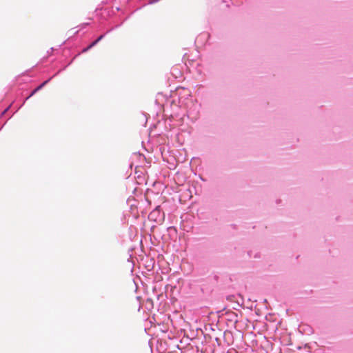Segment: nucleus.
I'll return each instance as SVG.
<instances>
[{"mask_svg":"<svg viewBox=\"0 0 353 353\" xmlns=\"http://www.w3.org/2000/svg\"><path fill=\"white\" fill-rule=\"evenodd\" d=\"M50 80H46L44 82H43L40 85L37 87L35 89H34L30 95L26 97V100H28L29 98H30L32 96H33L37 91H39L40 89H41Z\"/></svg>","mask_w":353,"mask_h":353,"instance_id":"obj_1","label":"nucleus"},{"mask_svg":"<svg viewBox=\"0 0 353 353\" xmlns=\"http://www.w3.org/2000/svg\"><path fill=\"white\" fill-rule=\"evenodd\" d=\"M104 37V34L101 35L95 41L91 43V44L88 46L85 49L83 50V52H86L88 50L90 49L93 46L97 44L98 42H99Z\"/></svg>","mask_w":353,"mask_h":353,"instance_id":"obj_2","label":"nucleus"},{"mask_svg":"<svg viewBox=\"0 0 353 353\" xmlns=\"http://www.w3.org/2000/svg\"><path fill=\"white\" fill-rule=\"evenodd\" d=\"M104 37V34L101 35L95 41L91 43V44L88 46L85 49L83 50V52H86L88 50L90 49L93 46L97 44L98 42H99Z\"/></svg>","mask_w":353,"mask_h":353,"instance_id":"obj_3","label":"nucleus"},{"mask_svg":"<svg viewBox=\"0 0 353 353\" xmlns=\"http://www.w3.org/2000/svg\"><path fill=\"white\" fill-rule=\"evenodd\" d=\"M159 208H157L151 214H150V216H152L154 214L157 213V212H159Z\"/></svg>","mask_w":353,"mask_h":353,"instance_id":"obj_4","label":"nucleus"},{"mask_svg":"<svg viewBox=\"0 0 353 353\" xmlns=\"http://www.w3.org/2000/svg\"><path fill=\"white\" fill-rule=\"evenodd\" d=\"M159 1V0H150L149 3L152 4V3H156V2Z\"/></svg>","mask_w":353,"mask_h":353,"instance_id":"obj_5","label":"nucleus"}]
</instances>
